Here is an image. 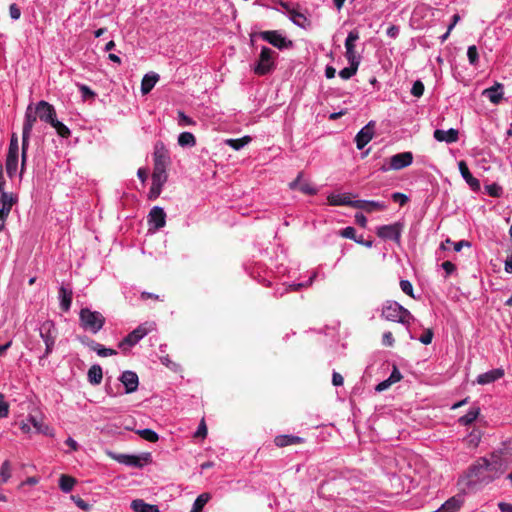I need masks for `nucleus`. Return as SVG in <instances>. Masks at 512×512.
I'll return each instance as SVG.
<instances>
[{"mask_svg":"<svg viewBox=\"0 0 512 512\" xmlns=\"http://www.w3.org/2000/svg\"><path fill=\"white\" fill-rule=\"evenodd\" d=\"M508 456H512V452L503 449L494 451L489 457H480L468 469L469 482L487 485L498 479L512 463Z\"/></svg>","mask_w":512,"mask_h":512,"instance_id":"1","label":"nucleus"},{"mask_svg":"<svg viewBox=\"0 0 512 512\" xmlns=\"http://www.w3.org/2000/svg\"><path fill=\"white\" fill-rule=\"evenodd\" d=\"M381 316L387 321L406 325H409L410 320L413 319L410 311L395 301H386L384 303Z\"/></svg>","mask_w":512,"mask_h":512,"instance_id":"2","label":"nucleus"},{"mask_svg":"<svg viewBox=\"0 0 512 512\" xmlns=\"http://www.w3.org/2000/svg\"><path fill=\"white\" fill-rule=\"evenodd\" d=\"M79 320L82 328L96 334L105 324V317L98 311H91L89 308H82L79 313Z\"/></svg>","mask_w":512,"mask_h":512,"instance_id":"3","label":"nucleus"},{"mask_svg":"<svg viewBox=\"0 0 512 512\" xmlns=\"http://www.w3.org/2000/svg\"><path fill=\"white\" fill-rule=\"evenodd\" d=\"M155 329V324L153 322H145L140 324L137 328H135L132 332H130L122 341L119 342L118 347L122 350H126L127 347L134 346L138 341H140L144 336H146L149 332Z\"/></svg>","mask_w":512,"mask_h":512,"instance_id":"4","label":"nucleus"},{"mask_svg":"<svg viewBox=\"0 0 512 512\" xmlns=\"http://www.w3.org/2000/svg\"><path fill=\"white\" fill-rule=\"evenodd\" d=\"M276 53L269 47L263 46L259 55V60L254 68L257 75H266L274 68V55Z\"/></svg>","mask_w":512,"mask_h":512,"instance_id":"5","label":"nucleus"},{"mask_svg":"<svg viewBox=\"0 0 512 512\" xmlns=\"http://www.w3.org/2000/svg\"><path fill=\"white\" fill-rule=\"evenodd\" d=\"M413 162V154L412 152H402L395 154L389 158L388 165L383 164L380 167V170L383 172H387L389 170H401L403 168L408 167Z\"/></svg>","mask_w":512,"mask_h":512,"instance_id":"6","label":"nucleus"},{"mask_svg":"<svg viewBox=\"0 0 512 512\" xmlns=\"http://www.w3.org/2000/svg\"><path fill=\"white\" fill-rule=\"evenodd\" d=\"M40 336L45 343V354L47 357L53 350L56 339V328L52 321H45L40 327Z\"/></svg>","mask_w":512,"mask_h":512,"instance_id":"7","label":"nucleus"},{"mask_svg":"<svg viewBox=\"0 0 512 512\" xmlns=\"http://www.w3.org/2000/svg\"><path fill=\"white\" fill-rule=\"evenodd\" d=\"M403 227V224L400 222L383 225L377 228L376 234L382 239L393 240L395 243L400 244Z\"/></svg>","mask_w":512,"mask_h":512,"instance_id":"8","label":"nucleus"},{"mask_svg":"<svg viewBox=\"0 0 512 512\" xmlns=\"http://www.w3.org/2000/svg\"><path fill=\"white\" fill-rule=\"evenodd\" d=\"M167 179L166 170L153 168L152 185L148 194L150 200H155L160 196L162 187L167 182Z\"/></svg>","mask_w":512,"mask_h":512,"instance_id":"9","label":"nucleus"},{"mask_svg":"<svg viewBox=\"0 0 512 512\" xmlns=\"http://www.w3.org/2000/svg\"><path fill=\"white\" fill-rule=\"evenodd\" d=\"M259 36L278 49L292 47L291 40H287L278 31H262Z\"/></svg>","mask_w":512,"mask_h":512,"instance_id":"10","label":"nucleus"},{"mask_svg":"<svg viewBox=\"0 0 512 512\" xmlns=\"http://www.w3.org/2000/svg\"><path fill=\"white\" fill-rule=\"evenodd\" d=\"M154 167L156 169L166 170L170 164L169 152L163 142H157L154 148Z\"/></svg>","mask_w":512,"mask_h":512,"instance_id":"11","label":"nucleus"},{"mask_svg":"<svg viewBox=\"0 0 512 512\" xmlns=\"http://www.w3.org/2000/svg\"><path fill=\"white\" fill-rule=\"evenodd\" d=\"M35 113L41 121L48 124H51L56 118V110L54 106L44 100L37 103Z\"/></svg>","mask_w":512,"mask_h":512,"instance_id":"12","label":"nucleus"},{"mask_svg":"<svg viewBox=\"0 0 512 512\" xmlns=\"http://www.w3.org/2000/svg\"><path fill=\"white\" fill-rule=\"evenodd\" d=\"M375 133V121H370L356 135L355 142L359 150L363 149L373 138Z\"/></svg>","mask_w":512,"mask_h":512,"instance_id":"13","label":"nucleus"},{"mask_svg":"<svg viewBox=\"0 0 512 512\" xmlns=\"http://www.w3.org/2000/svg\"><path fill=\"white\" fill-rule=\"evenodd\" d=\"M359 32L354 29L349 32L345 40L346 53L345 56L348 62H360L359 57L356 55L355 42L359 39Z\"/></svg>","mask_w":512,"mask_h":512,"instance_id":"14","label":"nucleus"},{"mask_svg":"<svg viewBox=\"0 0 512 512\" xmlns=\"http://www.w3.org/2000/svg\"><path fill=\"white\" fill-rule=\"evenodd\" d=\"M119 380L124 385L127 394L133 393L138 389L139 379L133 371H124Z\"/></svg>","mask_w":512,"mask_h":512,"instance_id":"15","label":"nucleus"},{"mask_svg":"<svg viewBox=\"0 0 512 512\" xmlns=\"http://www.w3.org/2000/svg\"><path fill=\"white\" fill-rule=\"evenodd\" d=\"M149 223L153 224L155 229H160L166 224V213L163 208L155 206L153 207L148 215Z\"/></svg>","mask_w":512,"mask_h":512,"instance_id":"16","label":"nucleus"},{"mask_svg":"<svg viewBox=\"0 0 512 512\" xmlns=\"http://www.w3.org/2000/svg\"><path fill=\"white\" fill-rule=\"evenodd\" d=\"M302 176L303 172H300L296 179L289 184V188L292 190L298 189L306 195H315L317 190L309 182L303 181Z\"/></svg>","mask_w":512,"mask_h":512,"instance_id":"17","label":"nucleus"},{"mask_svg":"<svg viewBox=\"0 0 512 512\" xmlns=\"http://www.w3.org/2000/svg\"><path fill=\"white\" fill-rule=\"evenodd\" d=\"M433 136L439 142L455 143L459 139V131L454 128L449 130L436 129Z\"/></svg>","mask_w":512,"mask_h":512,"instance_id":"18","label":"nucleus"},{"mask_svg":"<svg viewBox=\"0 0 512 512\" xmlns=\"http://www.w3.org/2000/svg\"><path fill=\"white\" fill-rule=\"evenodd\" d=\"M458 167H459V171L462 175V177L465 179V181L467 182V184L470 186V188L473 190V191H478L480 190V182L478 179H476L470 172L467 164L465 161H460L458 163Z\"/></svg>","mask_w":512,"mask_h":512,"instance_id":"19","label":"nucleus"},{"mask_svg":"<svg viewBox=\"0 0 512 512\" xmlns=\"http://www.w3.org/2000/svg\"><path fill=\"white\" fill-rule=\"evenodd\" d=\"M353 208L362 209L368 213L377 210H384L386 205L381 202L369 201V200H354Z\"/></svg>","mask_w":512,"mask_h":512,"instance_id":"20","label":"nucleus"},{"mask_svg":"<svg viewBox=\"0 0 512 512\" xmlns=\"http://www.w3.org/2000/svg\"><path fill=\"white\" fill-rule=\"evenodd\" d=\"M503 85L499 82H495V84L483 91V95H485L491 103L499 104L503 98Z\"/></svg>","mask_w":512,"mask_h":512,"instance_id":"21","label":"nucleus"},{"mask_svg":"<svg viewBox=\"0 0 512 512\" xmlns=\"http://www.w3.org/2000/svg\"><path fill=\"white\" fill-rule=\"evenodd\" d=\"M504 376V370L501 368L493 369L483 374L478 375L477 383L486 385L495 382Z\"/></svg>","mask_w":512,"mask_h":512,"instance_id":"22","label":"nucleus"},{"mask_svg":"<svg viewBox=\"0 0 512 512\" xmlns=\"http://www.w3.org/2000/svg\"><path fill=\"white\" fill-rule=\"evenodd\" d=\"M328 204L331 206H350L353 207L354 200H351L350 194H330L327 197Z\"/></svg>","mask_w":512,"mask_h":512,"instance_id":"23","label":"nucleus"},{"mask_svg":"<svg viewBox=\"0 0 512 512\" xmlns=\"http://www.w3.org/2000/svg\"><path fill=\"white\" fill-rule=\"evenodd\" d=\"M304 442V439L294 435H278L274 438V444L283 448L289 445H297Z\"/></svg>","mask_w":512,"mask_h":512,"instance_id":"24","label":"nucleus"},{"mask_svg":"<svg viewBox=\"0 0 512 512\" xmlns=\"http://www.w3.org/2000/svg\"><path fill=\"white\" fill-rule=\"evenodd\" d=\"M72 297L73 292L70 288H67L65 286H61L59 288V299H60V308L64 312H67L70 310L71 303H72Z\"/></svg>","mask_w":512,"mask_h":512,"instance_id":"25","label":"nucleus"},{"mask_svg":"<svg viewBox=\"0 0 512 512\" xmlns=\"http://www.w3.org/2000/svg\"><path fill=\"white\" fill-rule=\"evenodd\" d=\"M0 194V210H3V215L7 218L16 199L11 193L5 192L4 189Z\"/></svg>","mask_w":512,"mask_h":512,"instance_id":"26","label":"nucleus"},{"mask_svg":"<svg viewBox=\"0 0 512 512\" xmlns=\"http://www.w3.org/2000/svg\"><path fill=\"white\" fill-rule=\"evenodd\" d=\"M19 153L8 152L6 156V172L10 178H13L17 172Z\"/></svg>","mask_w":512,"mask_h":512,"instance_id":"27","label":"nucleus"},{"mask_svg":"<svg viewBox=\"0 0 512 512\" xmlns=\"http://www.w3.org/2000/svg\"><path fill=\"white\" fill-rule=\"evenodd\" d=\"M159 80V75L156 73L146 74L141 82V92L143 95L148 94Z\"/></svg>","mask_w":512,"mask_h":512,"instance_id":"28","label":"nucleus"},{"mask_svg":"<svg viewBox=\"0 0 512 512\" xmlns=\"http://www.w3.org/2000/svg\"><path fill=\"white\" fill-rule=\"evenodd\" d=\"M131 508L135 512H159L157 505L148 504L142 499H135L131 502Z\"/></svg>","mask_w":512,"mask_h":512,"instance_id":"29","label":"nucleus"},{"mask_svg":"<svg viewBox=\"0 0 512 512\" xmlns=\"http://www.w3.org/2000/svg\"><path fill=\"white\" fill-rule=\"evenodd\" d=\"M87 378L92 385H99L103 379L101 366L98 364L92 365L88 370Z\"/></svg>","mask_w":512,"mask_h":512,"instance_id":"30","label":"nucleus"},{"mask_svg":"<svg viewBox=\"0 0 512 512\" xmlns=\"http://www.w3.org/2000/svg\"><path fill=\"white\" fill-rule=\"evenodd\" d=\"M28 421L33 425L38 433H42L47 436H53V429L46 425L42 420L30 415Z\"/></svg>","mask_w":512,"mask_h":512,"instance_id":"31","label":"nucleus"},{"mask_svg":"<svg viewBox=\"0 0 512 512\" xmlns=\"http://www.w3.org/2000/svg\"><path fill=\"white\" fill-rule=\"evenodd\" d=\"M30 133L22 132V146H21V171L20 176L24 172V168L27 162V153L29 148Z\"/></svg>","mask_w":512,"mask_h":512,"instance_id":"32","label":"nucleus"},{"mask_svg":"<svg viewBox=\"0 0 512 512\" xmlns=\"http://www.w3.org/2000/svg\"><path fill=\"white\" fill-rule=\"evenodd\" d=\"M479 414H480V408L479 407H472L468 411L467 414H465V415H463L462 417L459 418L458 422L461 425H464V426L470 425V424H472L477 419Z\"/></svg>","mask_w":512,"mask_h":512,"instance_id":"33","label":"nucleus"},{"mask_svg":"<svg viewBox=\"0 0 512 512\" xmlns=\"http://www.w3.org/2000/svg\"><path fill=\"white\" fill-rule=\"evenodd\" d=\"M75 484L76 479L72 476L62 474L59 478V487L65 493L70 492L75 486Z\"/></svg>","mask_w":512,"mask_h":512,"instance_id":"34","label":"nucleus"},{"mask_svg":"<svg viewBox=\"0 0 512 512\" xmlns=\"http://www.w3.org/2000/svg\"><path fill=\"white\" fill-rule=\"evenodd\" d=\"M30 110H31V107L29 106L27 109L26 115H25V121L23 124L22 132L31 134L33 126L38 117H37L36 113L33 114Z\"/></svg>","mask_w":512,"mask_h":512,"instance_id":"35","label":"nucleus"},{"mask_svg":"<svg viewBox=\"0 0 512 512\" xmlns=\"http://www.w3.org/2000/svg\"><path fill=\"white\" fill-rule=\"evenodd\" d=\"M116 459L120 463L129 465V466H133V467H142V465H143L141 462V458L139 456H135V455L122 454V455H119Z\"/></svg>","mask_w":512,"mask_h":512,"instance_id":"36","label":"nucleus"},{"mask_svg":"<svg viewBox=\"0 0 512 512\" xmlns=\"http://www.w3.org/2000/svg\"><path fill=\"white\" fill-rule=\"evenodd\" d=\"M462 505V501L457 497H451L444 504H442L441 508L444 512H457Z\"/></svg>","mask_w":512,"mask_h":512,"instance_id":"37","label":"nucleus"},{"mask_svg":"<svg viewBox=\"0 0 512 512\" xmlns=\"http://www.w3.org/2000/svg\"><path fill=\"white\" fill-rule=\"evenodd\" d=\"M289 15H290L291 21L294 24H296L297 26H300L302 28L306 27V24L308 23V19L303 13L296 11L295 9H292V10H289Z\"/></svg>","mask_w":512,"mask_h":512,"instance_id":"38","label":"nucleus"},{"mask_svg":"<svg viewBox=\"0 0 512 512\" xmlns=\"http://www.w3.org/2000/svg\"><path fill=\"white\" fill-rule=\"evenodd\" d=\"M251 140H252V138L250 136H244V137L239 138V139H227L226 140V144L228 146H230L231 148H233L234 150H240L245 145L250 143Z\"/></svg>","mask_w":512,"mask_h":512,"instance_id":"39","label":"nucleus"},{"mask_svg":"<svg viewBox=\"0 0 512 512\" xmlns=\"http://www.w3.org/2000/svg\"><path fill=\"white\" fill-rule=\"evenodd\" d=\"M211 496L209 493H202L200 494L192 507L191 512H202L203 507L206 505V503L210 500Z\"/></svg>","mask_w":512,"mask_h":512,"instance_id":"40","label":"nucleus"},{"mask_svg":"<svg viewBox=\"0 0 512 512\" xmlns=\"http://www.w3.org/2000/svg\"><path fill=\"white\" fill-rule=\"evenodd\" d=\"M350 66L349 67H345L343 68L340 72H339V76L344 79V80H348L350 79L353 75L356 74L357 70H358V67H359V64L360 62H349Z\"/></svg>","mask_w":512,"mask_h":512,"instance_id":"41","label":"nucleus"},{"mask_svg":"<svg viewBox=\"0 0 512 512\" xmlns=\"http://www.w3.org/2000/svg\"><path fill=\"white\" fill-rule=\"evenodd\" d=\"M53 128H55L57 134L62 138H68L71 135L70 129L64 125L62 122L57 120V117L50 124Z\"/></svg>","mask_w":512,"mask_h":512,"instance_id":"42","label":"nucleus"},{"mask_svg":"<svg viewBox=\"0 0 512 512\" xmlns=\"http://www.w3.org/2000/svg\"><path fill=\"white\" fill-rule=\"evenodd\" d=\"M11 462L5 460L0 469V484L6 483L11 478Z\"/></svg>","mask_w":512,"mask_h":512,"instance_id":"43","label":"nucleus"},{"mask_svg":"<svg viewBox=\"0 0 512 512\" xmlns=\"http://www.w3.org/2000/svg\"><path fill=\"white\" fill-rule=\"evenodd\" d=\"M180 146H194L196 144L195 136L190 132H182L178 137Z\"/></svg>","mask_w":512,"mask_h":512,"instance_id":"44","label":"nucleus"},{"mask_svg":"<svg viewBox=\"0 0 512 512\" xmlns=\"http://www.w3.org/2000/svg\"><path fill=\"white\" fill-rule=\"evenodd\" d=\"M137 434L144 440L148 441V442H151V443H155L158 441L159 439V436L158 434L151 430V429H142V430H138L137 431Z\"/></svg>","mask_w":512,"mask_h":512,"instance_id":"45","label":"nucleus"},{"mask_svg":"<svg viewBox=\"0 0 512 512\" xmlns=\"http://www.w3.org/2000/svg\"><path fill=\"white\" fill-rule=\"evenodd\" d=\"M87 346L95 351L100 357H107V348L96 341H88Z\"/></svg>","mask_w":512,"mask_h":512,"instance_id":"46","label":"nucleus"},{"mask_svg":"<svg viewBox=\"0 0 512 512\" xmlns=\"http://www.w3.org/2000/svg\"><path fill=\"white\" fill-rule=\"evenodd\" d=\"M467 56L470 64L476 65L478 63L479 54L477 47L475 45H471L468 47Z\"/></svg>","mask_w":512,"mask_h":512,"instance_id":"47","label":"nucleus"},{"mask_svg":"<svg viewBox=\"0 0 512 512\" xmlns=\"http://www.w3.org/2000/svg\"><path fill=\"white\" fill-rule=\"evenodd\" d=\"M9 415V403L5 401L4 394L0 393V418H6Z\"/></svg>","mask_w":512,"mask_h":512,"instance_id":"48","label":"nucleus"},{"mask_svg":"<svg viewBox=\"0 0 512 512\" xmlns=\"http://www.w3.org/2000/svg\"><path fill=\"white\" fill-rule=\"evenodd\" d=\"M178 118V124L180 126H190L195 124V121L182 111L178 112Z\"/></svg>","mask_w":512,"mask_h":512,"instance_id":"49","label":"nucleus"},{"mask_svg":"<svg viewBox=\"0 0 512 512\" xmlns=\"http://www.w3.org/2000/svg\"><path fill=\"white\" fill-rule=\"evenodd\" d=\"M400 287H401V290L408 296L412 297V298H416L414 293H413V286L411 284L410 281L408 280H401L400 281Z\"/></svg>","mask_w":512,"mask_h":512,"instance_id":"50","label":"nucleus"},{"mask_svg":"<svg viewBox=\"0 0 512 512\" xmlns=\"http://www.w3.org/2000/svg\"><path fill=\"white\" fill-rule=\"evenodd\" d=\"M424 93V84L420 81V80H417L414 82L413 86H412V89H411V94L415 97H421Z\"/></svg>","mask_w":512,"mask_h":512,"instance_id":"51","label":"nucleus"},{"mask_svg":"<svg viewBox=\"0 0 512 512\" xmlns=\"http://www.w3.org/2000/svg\"><path fill=\"white\" fill-rule=\"evenodd\" d=\"M434 336V332L432 329L428 328L424 331V333L420 336L419 341L424 345H429L432 342Z\"/></svg>","mask_w":512,"mask_h":512,"instance_id":"52","label":"nucleus"},{"mask_svg":"<svg viewBox=\"0 0 512 512\" xmlns=\"http://www.w3.org/2000/svg\"><path fill=\"white\" fill-rule=\"evenodd\" d=\"M486 190L492 197H500L502 194V188L496 183L486 186Z\"/></svg>","mask_w":512,"mask_h":512,"instance_id":"53","label":"nucleus"},{"mask_svg":"<svg viewBox=\"0 0 512 512\" xmlns=\"http://www.w3.org/2000/svg\"><path fill=\"white\" fill-rule=\"evenodd\" d=\"M340 235L344 238L352 239L354 241H355V239H357L356 230L354 227H351V226L342 229L340 231Z\"/></svg>","mask_w":512,"mask_h":512,"instance_id":"54","label":"nucleus"},{"mask_svg":"<svg viewBox=\"0 0 512 512\" xmlns=\"http://www.w3.org/2000/svg\"><path fill=\"white\" fill-rule=\"evenodd\" d=\"M8 152L19 153L18 137L16 133H12Z\"/></svg>","mask_w":512,"mask_h":512,"instance_id":"55","label":"nucleus"},{"mask_svg":"<svg viewBox=\"0 0 512 512\" xmlns=\"http://www.w3.org/2000/svg\"><path fill=\"white\" fill-rule=\"evenodd\" d=\"M71 499L74 501L76 506L79 507L80 509H82L84 511L89 510L90 505L85 500H83L80 496L72 495Z\"/></svg>","mask_w":512,"mask_h":512,"instance_id":"56","label":"nucleus"},{"mask_svg":"<svg viewBox=\"0 0 512 512\" xmlns=\"http://www.w3.org/2000/svg\"><path fill=\"white\" fill-rule=\"evenodd\" d=\"M78 86H79L80 91L82 92V97L84 100L93 99L96 96L95 92L92 91L88 86H86V85H78Z\"/></svg>","mask_w":512,"mask_h":512,"instance_id":"57","label":"nucleus"},{"mask_svg":"<svg viewBox=\"0 0 512 512\" xmlns=\"http://www.w3.org/2000/svg\"><path fill=\"white\" fill-rule=\"evenodd\" d=\"M207 426H206V423H205V420L202 419L199 426H198V429L197 431L195 432L194 434V437L198 438V437H201V438H205L207 436Z\"/></svg>","mask_w":512,"mask_h":512,"instance_id":"58","label":"nucleus"},{"mask_svg":"<svg viewBox=\"0 0 512 512\" xmlns=\"http://www.w3.org/2000/svg\"><path fill=\"white\" fill-rule=\"evenodd\" d=\"M392 199L393 201L398 202L401 206L405 205L408 202V197L405 194L399 192L393 193Z\"/></svg>","mask_w":512,"mask_h":512,"instance_id":"59","label":"nucleus"},{"mask_svg":"<svg viewBox=\"0 0 512 512\" xmlns=\"http://www.w3.org/2000/svg\"><path fill=\"white\" fill-rule=\"evenodd\" d=\"M9 14L12 19L18 20L21 16L20 8L15 3L11 4L9 7Z\"/></svg>","mask_w":512,"mask_h":512,"instance_id":"60","label":"nucleus"},{"mask_svg":"<svg viewBox=\"0 0 512 512\" xmlns=\"http://www.w3.org/2000/svg\"><path fill=\"white\" fill-rule=\"evenodd\" d=\"M382 343L385 346H393L394 344V338L390 331L385 332L382 337Z\"/></svg>","mask_w":512,"mask_h":512,"instance_id":"61","label":"nucleus"},{"mask_svg":"<svg viewBox=\"0 0 512 512\" xmlns=\"http://www.w3.org/2000/svg\"><path fill=\"white\" fill-rule=\"evenodd\" d=\"M401 378H402V375H401L400 371L396 367H394L388 380L390 381V383L394 384V383L400 381Z\"/></svg>","mask_w":512,"mask_h":512,"instance_id":"62","label":"nucleus"},{"mask_svg":"<svg viewBox=\"0 0 512 512\" xmlns=\"http://www.w3.org/2000/svg\"><path fill=\"white\" fill-rule=\"evenodd\" d=\"M442 268L445 270L447 275H450L456 270V266L450 261L443 262Z\"/></svg>","mask_w":512,"mask_h":512,"instance_id":"63","label":"nucleus"},{"mask_svg":"<svg viewBox=\"0 0 512 512\" xmlns=\"http://www.w3.org/2000/svg\"><path fill=\"white\" fill-rule=\"evenodd\" d=\"M355 222H356L359 226H361V227L365 228V227H366V225H367V218H366V217H365V215H364V214H362V213H356V215H355Z\"/></svg>","mask_w":512,"mask_h":512,"instance_id":"64","label":"nucleus"}]
</instances>
